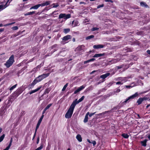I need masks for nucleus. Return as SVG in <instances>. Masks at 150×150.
<instances>
[{
    "label": "nucleus",
    "mask_w": 150,
    "mask_h": 150,
    "mask_svg": "<svg viewBox=\"0 0 150 150\" xmlns=\"http://www.w3.org/2000/svg\"><path fill=\"white\" fill-rule=\"evenodd\" d=\"M11 145L10 144H9L8 146H7L5 149H4L3 150H8L9 149V148H10Z\"/></svg>",
    "instance_id": "09e8293b"
},
{
    "label": "nucleus",
    "mask_w": 150,
    "mask_h": 150,
    "mask_svg": "<svg viewBox=\"0 0 150 150\" xmlns=\"http://www.w3.org/2000/svg\"><path fill=\"white\" fill-rule=\"evenodd\" d=\"M44 115H42L41 116L40 118L39 119V121H38V123L37 125L36 126V127L35 129H36V130H37L38 129V128L40 125L41 123V121L42 120V119H43V117H44Z\"/></svg>",
    "instance_id": "9b49d317"
},
{
    "label": "nucleus",
    "mask_w": 150,
    "mask_h": 150,
    "mask_svg": "<svg viewBox=\"0 0 150 150\" xmlns=\"http://www.w3.org/2000/svg\"><path fill=\"white\" fill-rule=\"evenodd\" d=\"M35 11H32V12H28L27 13L25 14L24 15L25 16H26L29 15H33L35 13Z\"/></svg>",
    "instance_id": "473e14b6"
},
{
    "label": "nucleus",
    "mask_w": 150,
    "mask_h": 150,
    "mask_svg": "<svg viewBox=\"0 0 150 150\" xmlns=\"http://www.w3.org/2000/svg\"><path fill=\"white\" fill-rule=\"evenodd\" d=\"M91 143H92L93 144V146H94L96 144V142L95 141L93 140V141H92V142Z\"/></svg>",
    "instance_id": "864d4df0"
},
{
    "label": "nucleus",
    "mask_w": 150,
    "mask_h": 150,
    "mask_svg": "<svg viewBox=\"0 0 150 150\" xmlns=\"http://www.w3.org/2000/svg\"><path fill=\"white\" fill-rule=\"evenodd\" d=\"M11 29L13 30H16L18 29V27L17 26H15L12 27Z\"/></svg>",
    "instance_id": "58836bf2"
},
{
    "label": "nucleus",
    "mask_w": 150,
    "mask_h": 150,
    "mask_svg": "<svg viewBox=\"0 0 150 150\" xmlns=\"http://www.w3.org/2000/svg\"><path fill=\"white\" fill-rule=\"evenodd\" d=\"M89 114V112H88L86 114V115L84 119L83 120V122L84 123H86L88 121V115Z\"/></svg>",
    "instance_id": "5701e85b"
},
{
    "label": "nucleus",
    "mask_w": 150,
    "mask_h": 150,
    "mask_svg": "<svg viewBox=\"0 0 150 150\" xmlns=\"http://www.w3.org/2000/svg\"><path fill=\"white\" fill-rule=\"evenodd\" d=\"M46 110V109H45H45H44V110H43V112H42V114H43V115L44 113H45V111H46V110Z\"/></svg>",
    "instance_id": "e2e57ef3"
},
{
    "label": "nucleus",
    "mask_w": 150,
    "mask_h": 150,
    "mask_svg": "<svg viewBox=\"0 0 150 150\" xmlns=\"http://www.w3.org/2000/svg\"><path fill=\"white\" fill-rule=\"evenodd\" d=\"M106 90V89L105 88H103L101 89L99 91V92H103L105 91Z\"/></svg>",
    "instance_id": "c03bdc74"
},
{
    "label": "nucleus",
    "mask_w": 150,
    "mask_h": 150,
    "mask_svg": "<svg viewBox=\"0 0 150 150\" xmlns=\"http://www.w3.org/2000/svg\"><path fill=\"white\" fill-rule=\"evenodd\" d=\"M75 107V106L71 104L69 109L65 115V117L66 118L69 119L71 117Z\"/></svg>",
    "instance_id": "f257e3e1"
},
{
    "label": "nucleus",
    "mask_w": 150,
    "mask_h": 150,
    "mask_svg": "<svg viewBox=\"0 0 150 150\" xmlns=\"http://www.w3.org/2000/svg\"><path fill=\"white\" fill-rule=\"evenodd\" d=\"M133 49L131 48L126 47L123 49V50L126 51L127 52H130L132 51Z\"/></svg>",
    "instance_id": "bb28decb"
},
{
    "label": "nucleus",
    "mask_w": 150,
    "mask_h": 150,
    "mask_svg": "<svg viewBox=\"0 0 150 150\" xmlns=\"http://www.w3.org/2000/svg\"><path fill=\"white\" fill-rule=\"evenodd\" d=\"M105 2H110L111 3H113V1L112 0H105Z\"/></svg>",
    "instance_id": "13d9d810"
},
{
    "label": "nucleus",
    "mask_w": 150,
    "mask_h": 150,
    "mask_svg": "<svg viewBox=\"0 0 150 150\" xmlns=\"http://www.w3.org/2000/svg\"><path fill=\"white\" fill-rule=\"evenodd\" d=\"M5 2V0H4L2 1H0V4H1L0 5V11L5 9L8 7L7 4H5L4 5V3Z\"/></svg>",
    "instance_id": "9d476101"
},
{
    "label": "nucleus",
    "mask_w": 150,
    "mask_h": 150,
    "mask_svg": "<svg viewBox=\"0 0 150 150\" xmlns=\"http://www.w3.org/2000/svg\"><path fill=\"white\" fill-rule=\"evenodd\" d=\"M50 2H51L50 1H46L45 2H44L41 4H38L34 6H32L30 8V9L31 10L32 9H34L36 10L38 9L40 6L42 7L49 5L50 3Z\"/></svg>",
    "instance_id": "f03ea898"
},
{
    "label": "nucleus",
    "mask_w": 150,
    "mask_h": 150,
    "mask_svg": "<svg viewBox=\"0 0 150 150\" xmlns=\"http://www.w3.org/2000/svg\"><path fill=\"white\" fill-rule=\"evenodd\" d=\"M116 84L117 85H118V84L122 85L123 84V83H121L120 81H118V82H116Z\"/></svg>",
    "instance_id": "603ef678"
},
{
    "label": "nucleus",
    "mask_w": 150,
    "mask_h": 150,
    "mask_svg": "<svg viewBox=\"0 0 150 150\" xmlns=\"http://www.w3.org/2000/svg\"><path fill=\"white\" fill-rule=\"evenodd\" d=\"M85 87V86L84 85H82L80 86L79 88L77 90L74 91V94H76L80 91H81Z\"/></svg>",
    "instance_id": "f8f14e48"
},
{
    "label": "nucleus",
    "mask_w": 150,
    "mask_h": 150,
    "mask_svg": "<svg viewBox=\"0 0 150 150\" xmlns=\"http://www.w3.org/2000/svg\"><path fill=\"white\" fill-rule=\"evenodd\" d=\"M50 75V73H48L47 74H43L38 76L36 78L39 82L41 81L43 79L48 77Z\"/></svg>",
    "instance_id": "39448f33"
},
{
    "label": "nucleus",
    "mask_w": 150,
    "mask_h": 150,
    "mask_svg": "<svg viewBox=\"0 0 150 150\" xmlns=\"http://www.w3.org/2000/svg\"><path fill=\"white\" fill-rule=\"evenodd\" d=\"M41 88L42 86H40L38 88L36 89L32 90L31 91L29 92V93L30 95L34 93H35L38 91Z\"/></svg>",
    "instance_id": "dca6fc26"
},
{
    "label": "nucleus",
    "mask_w": 150,
    "mask_h": 150,
    "mask_svg": "<svg viewBox=\"0 0 150 150\" xmlns=\"http://www.w3.org/2000/svg\"><path fill=\"white\" fill-rule=\"evenodd\" d=\"M117 108L116 106L114 107L113 108H112L110 110V111L111 112L112 111L114 110H117Z\"/></svg>",
    "instance_id": "6e6d98bb"
},
{
    "label": "nucleus",
    "mask_w": 150,
    "mask_h": 150,
    "mask_svg": "<svg viewBox=\"0 0 150 150\" xmlns=\"http://www.w3.org/2000/svg\"><path fill=\"white\" fill-rule=\"evenodd\" d=\"M4 28H1L0 29V32H2L3 31H4Z\"/></svg>",
    "instance_id": "774afa93"
},
{
    "label": "nucleus",
    "mask_w": 150,
    "mask_h": 150,
    "mask_svg": "<svg viewBox=\"0 0 150 150\" xmlns=\"http://www.w3.org/2000/svg\"><path fill=\"white\" fill-rule=\"evenodd\" d=\"M41 67V64L38 65L36 68L33 69V71H36L39 70Z\"/></svg>",
    "instance_id": "cd10ccee"
},
{
    "label": "nucleus",
    "mask_w": 150,
    "mask_h": 150,
    "mask_svg": "<svg viewBox=\"0 0 150 150\" xmlns=\"http://www.w3.org/2000/svg\"><path fill=\"white\" fill-rule=\"evenodd\" d=\"M110 75L109 73H107L100 76V78L104 79Z\"/></svg>",
    "instance_id": "6ab92c4d"
},
{
    "label": "nucleus",
    "mask_w": 150,
    "mask_h": 150,
    "mask_svg": "<svg viewBox=\"0 0 150 150\" xmlns=\"http://www.w3.org/2000/svg\"><path fill=\"white\" fill-rule=\"evenodd\" d=\"M15 23H16L14 21V22H12V23H8L5 24V25H4V26H5V27L7 26H9V25H13V24Z\"/></svg>",
    "instance_id": "72a5a7b5"
},
{
    "label": "nucleus",
    "mask_w": 150,
    "mask_h": 150,
    "mask_svg": "<svg viewBox=\"0 0 150 150\" xmlns=\"http://www.w3.org/2000/svg\"><path fill=\"white\" fill-rule=\"evenodd\" d=\"M123 66H124V65H120V66L117 67V68L118 69H120L121 68H122L123 67Z\"/></svg>",
    "instance_id": "de8ad7c7"
},
{
    "label": "nucleus",
    "mask_w": 150,
    "mask_h": 150,
    "mask_svg": "<svg viewBox=\"0 0 150 150\" xmlns=\"http://www.w3.org/2000/svg\"><path fill=\"white\" fill-rule=\"evenodd\" d=\"M21 32L20 31H19L18 32H17V33H16V35H17V36H18V35L21 34Z\"/></svg>",
    "instance_id": "052dcab7"
},
{
    "label": "nucleus",
    "mask_w": 150,
    "mask_h": 150,
    "mask_svg": "<svg viewBox=\"0 0 150 150\" xmlns=\"http://www.w3.org/2000/svg\"><path fill=\"white\" fill-rule=\"evenodd\" d=\"M84 97H85L84 96H83L78 100H77V99H75L73 102L72 103V104H73V105H74V106L75 107L76 105L77 104H78L79 103L81 102L83 100Z\"/></svg>",
    "instance_id": "6e6552de"
},
{
    "label": "nucleus",
    "mask_w": 150,
    "mask_h": 150,
    "mask_svg": "<svg viewBox=\"0 0 150 150\" xmlns=\"http://www.w3.org/2000/svg\"><path fill=\"white\" fill-rule=\"evenodd\" d=\"M136 115H137V118L140 119V118H141V117H140V116L139 114H136Z\"/></svg>",
    "instance_id": "338daca9"
},
{
    "label": "nucleus",
    "mask_w": 150,
    "mask_h": 150,
    "mask_svg": "<svg viewBox=\"0 0 150 150\" xmlns=\"http://www.w3.org/2000/svg\"><path fill=\"white\" fill-rule=\"evenodd\" d=\"M121 136L124 138L125 139L128 138L129 137V135L127 134L126 133H123L122 134Z\"/></svg>",
    "instance_id": "2f4dec72"
},
{
    "label": "nucleus",
    "mask_w": 150,
    "mask_h": 150,
    "mask_svg": "<svg viewBox=\"0 0 150 150\" xmlns=\"http://www.w3.org/2000/svg\"><path fill=\"white\" fill-rule=\"evenodd\" d=\"M43 144H41V145H40V146L39 147H38V148H37L36 149H35V150H41L42 149L43 147Z\"/></svg>",
    "instance_id": "ea45409f"
},
{
    "label": "nucleus",
    "mask_w": 150,
    "mask_h": 150,
    "mask_svg": "<svg viewBox=\"0 0 150 150\" xmlns=\"http://www.w3.org/2000/svg\"><path fill=\"white\" fill-rule=\"evenodd\" d=\"M68 85V83H67L64 86L63 88L62 89V91H64L65 90L66 88L67 87Z\"/></svg>",
    "instance_id": "4c0bfd02"
},
{
    "label": "nucleus",
    "mask_w": 150,
    "mask_h": 150,
    "mask_svg": "<svg viewBox=\"0 0 150 150\" xmlns=\"http://www.w3.org/2000/svg\"><path fill=\"white\" fill-rule=\"evenodd\" d=\"M146 100V98L145 97H144L143 98H139V99L138 100L137 103L138 104V105H140L142 102Z\"/></svg>",
    "instance_id": "4468645a"
},
{
    "label": "nucleus",
    "mask_w": 150,
    "mask_h": 150,
    "mask_svg": "<svg viewBox=\"0 0 150 150\" xmlns=\"http://www.w3.org/2000/svg\"><path fill=\"white\" fill-rule=\"evenodd\" d=\"M17 85V84H16L13 85L9 89L10 91H12V90H13V89H14L16 87Z\"/></svg>",
    "instance_id": "f704fd0d"
},
{
    "label": "nucleus",
    "mask_w": 150,
    "mask_h": 150,
    "mask_svg": "<svg viewBox=\"0 0 150 150\" xmlns=\"http://www.w3.org/2000/svg\"><path fill=\"white\" fill-rule=\"evenodd\" d=\"M148 140L145 139L143 141H141L140 143L141 145L143 146H146V142Z\"/></svg>",
    "instance_id": "412c9836"
},
{
    "label": "nucleus",
    "mask_w": 150,
    "mask_h": 150,
    "mask_svg": "<svg viewBox=\"0 0 150 150\" xmlns=\"http://www.w3.org/2000/svg\"><path fill=\"white\" fill-rule=\"evenodd\" d=\"M98 29H99V28H98L94 27V28H92L91 29V30L92 31H95V30H98Z\"/></svg>",
    "instance_id": "79ce46f5"
},
{
    "label": "nucleus",
    "mask_w": 150,
    "mask_h": 150,
    "mask_svg": "<svg viewBox=\"0 0 150 150\" xmlns=\"http://www.w3.org/2000/svg\"><path fill=\"white\" fill-rule=\"evenodd\" d=\"M103 81H101L100 80L97 83V85L99 84L100 83H101L103 82Z\"/></svg>",
    "instance_id": "0e129e2a"
},
{
    "label": "nucleus",
    "mask_w": 150,
    "mask_h": 150,
    "mask_svg": "<svg viewBox=\"0 0 150 150\" xmlns=\"http://www.w3.org/2000/svg\"><path fill=\"white\" fill-rule=\"evenodd\" d=\"M39 82L37 80V79L36 78L33 82L31 83L30 86L32 87H33L37 83Z\"/></svg>",
    "instance_id": "a211bd4d"
},
{
    "label": "nucleus",
    "mask_w": 150,
    "mask_h": 150,
    "mask_svg": "<svg viewBox=\"0 0 150 150\" xmlns=\"http://www.w3.org/2000/svg\"><path fill=\"white\" fill-rule=\"evenodd\" d=\"M51 48L52 49H54L53 52H54L57 50V45L56 44H54L52 46Z\"/></svg>",
    "instance_id": "a878e982"
},
{
    "label": "nucleus",
    "mask_w": 150,
    "mask_h": 150,
    "mask_svg": "<svg viewBox=\"0 0 150 150\" xmlns=\"http://www.w3.org/2000/svg\"><path fill=\"white\" fill-rule=\"evenodd\" d=\"M146 52L148 54L150 55V50H147L146 51Z\"/></svg>",
    "instance_id": "680f3d73"
},
{
    "label": "nucleus",
    "mask_w": 150,
    "mask_h": 150,
    "mask_svg": "<svg viewBox=\"0 0 150 150\" xmlns=\"http://www.w3.org/2000/svg\"><path fill=\"white\" fill-rule=\"evenodd\" d=\"M49 93L48 91V89H46L45 90V91L44 93V94H43V95L44 94H45L46 93Z\"/></svg>",
    "instance_id": "3c124183"
},
{
    "label": "nucleus",
    "mask_w": 150,
    "mask_h": 150,
    "mask_svg": "<svg viewBox=\"0 0 150 150\" xmlns=\"http://www.w3.org/2000/svg\"><path fill=\"white\" fill-rule=\"evenodd\" d=\"M85 46L84 45H79L76 49V50L78 51L79 53H81L84 51Z\"/></svg>",
    "instance_id": "1a4fd4ad"
},
{
    "label": "nucleus",
    "mask_w": 150,
    "mask_h": 150,
    "mask_svg": "<svg viewBox=\"0 0 150 150\" xmlns=\"http://www.w3.org/2000/svg\"><path fill=\"white\" fill-rule=\"evenodd\" d=\"M120 104H119V105H118L116 106L117 109H120L122 107V106H120Z\"/></svg>",
    "instance_id": "4d7b16f0"
},
{
    "label": "nucleus",
    "mask_w": 150,
    "mask_h": 150,
    "mask_svg": "<svg viewBox=\"0 0 150 150\" xmlns=\"http://www.w3.org/2000/svg\"><path fill=\"white\" fill-rule=\"evenodd\" d=\"M140 5L142 7H144L146 8H149V6L145 3L144 2H141L140 3Z\"/></svg>",
    "instance_id": "f3484780"
},
{
    "label": "nucleus",
    "mask_w": 150,
    "mask_h": 150,
    "mask_svg": "<svg viewBox=\"0 0 150 150\" xmlns=\"http://www.w3.org/2000/svg\"><path fill=\"white\" fill-rule=\"evenodd\" d=\"M79 4H83L84 5H85L86 3L84 2H83V1H81L79 3Z\"/></svg>",
    "instance_id": "bf43d9fd"
},
{
    "label": "nucleus",
    "mask_w": 150,
    "mask_h": 150,
    "mask_svg": "<svg viewBox=\"0 0 150 150\" xmlns=\"http://www.w3.org/2000/svg\"><path fill=\"white\" fill-rule=\"evenodd\" d=\"M90 21L89 19H86L84 20L83 23L84 25H86L89 23Z\"/></svg>",
    "instance_id": "393cba45"
},
{
    "label": "nucleus",
    "mask_w": 150,
    "mask_h": 150,
    "mask_svg": "<svg viewBox=\"0 0 150 150\" xmlns=\"http://www.w3.org/2000/svg\"><path fill=\"white\" fill-rule=\"evenodd\" d=\"M138 94L137 92L135 93L134 94L132 95V96L128 97L127 98H126L125 100L122 103L123 104H125L127 102H129L131 100L133 99L134 98L136 97Z\"/></svg>",
    "instance_id": "20e7f679"
},
{
    "label": "nucleus",
    "mask_w": 150,
    "mask_h": 150,
    "mask_svg": "<svg viewBox=\"0 0 150 150\" xmlns=\"http://www.w3.org/2000/svg\"><path fill=\"white\" fill-rule=\"evenodd\" d=\"M71 17V14H66L65 13L60 14L59 16V18H64L65 19H67Z\"/></svg>",
    "instance_id": "0eeeda50"
},
{
    "label": "nucleus",
    "mask_w": 150,
    "mask_h": 150,
    "mask_svg": "<svg viewBox=\"0 0 150 150\" xmlns=\"http://www.w3.org/2000/svg\"><path fill=\"white\" fill-rule=\"evenodd\" d=\"M105 55V53H103L102 54H95L93 56V57H98L104 56Z\"/></svg>",
    "instance_id": "b1692460"
},
{
    "label": "nucleus",
    "mask_w": 150,
    "mask_h": 150,
    "mask_svg": "<svg viewBox=\"0 0 150 150\" xmlns=\"http://www.w3.org/2000/svg\"><path fill=\"white\" fill-rule=\"evenodd\" d=\"M5 134H3L0 137V142H1L3 140L5 137Z\"/></svg>",
    "instance_id": "e433bc0d"
},
{
    "label": "nucleus",
    "mask_w": 150,
    "mask_h": 150,
    "mask_svg": "<svg viewBox=\"0 0 150 150\" xmlns=\"http://www.w3.org/2000/svg\"><path fill=\"white\" fill-rule=\"evenodd\" d=\"M104 6V4H102L101 5H99L97 7V8H99L101 7H103Z\"/></svg>",
    "instance_id": "49530a36"
},
{
    "label": "nucleus",
    "mask_w": 150,
    "mask_h": 150,
    "mask_svg": "<svg viewBox=\"0 0 150 150\" xmlns=\"http://www.w3.org/2000/svg\"><path fill=\"white\" fill-rule=\"evenodd\" d=\"M134 86H131V85H126L125 86V87L127 88H130L133 87Z\"/></svg>",
    "instance_id": "a18cd8bd"
},
{
    "label": "nucleus",
    "mask_w": 150,
    "mask_h": 150,
    "mask_svg": "<svg viewBox=\"0 0 150 150\" xmlns=\"http://www.w3.org/2000/svg\"><path fill=\"white\" fill-rule=\"evenodd\" d=\"M94 37V36L93 35H91L88 36H87L86 38V40H88L90 39L93 38Z\"/></svg>",
    "instance_id": "c9c22d12"
},
{
    "label": "nucleus",
    "mask_w": 150,
    "mask_h": 150,
    "mask_svg": "<svg viewBox=\"0 0 150 150\" xmlns=\"http://www.w3.org/2000/svg\"><path fill=\"white\" fill-rule=\"evenodd\" d=\"M72 27H74L79 25V22L76 20H74L72 22Z\"/></svg>",
    "instance_id": "2eb2a0df"
},
{
    "label": "nucleus",
    "mask_w": 150,
    "mask_h": 150,
    "mask_svg": "<svg viewBox=\"0 0 150 150\" xmlns=\"http://www.w3.org/2000/svg\"><path fill=\"white\" fill-rule=\"evenodd\" d=\"M120 60V59H119V58H118L116 59H112L111 61H110V62L111 63V64H115L118 62Z\"/></svg>",
    "instance_id": "4be33fe9"
},
{
    "label": "nucleus",
    "mask_w": 150,
    "mask_h": 150,
    "mask_svg": "<svg viewBox=\"0 0 150 150\" xmlns=\"http://www.w3.org/2000/svg\"><path fill=\"white\" fill-rule=\"evenodd\" d=\"M37 130H36V129H35V133L34 134V136H33V140L35 138V137L36 136V132H37Z\"/></svg>",
    "instance_id": "8fccbe9b"
},
{
    "label": "nucleus",
    "mask_w": 150,
    "mask_h": 150,
    "mask_svg": "<svg viewBox=\"0 0 150 150\" xmlns=\"http://www.w3.org/2000/svg\"><path fill=\"white\" fill-rule=\"evenodd\" d=\"M24 88L23 86L20 87L16 90V93L18 94L21 93L24 90Z\"/></svg>",
    "instance_id": "ddd939ff"
},
{
    "label": "nucleus",
    "mask_w": 150,
    "mask_h": 150,
    "mask_svg": "<svg viewBox=\"0 0 150 150\" xmlns=\"http://www.w3.org/2000/svg\"><path fill=\"white\" fill-rule=\"evenodd\" d=\"M12 138H11L10 140V143L9 144H10L11 145V143L12 142Z\"/></svg>",
    "instance_id": "69168bd1"
},
{
    "label": "nucleus",
    "mask_w": 150,
    "mask_h": 150,
    "mask_svg": "<svg viewBox=\"0 0 150 150\" xmlns=\"http://www.w3.org/2000/svg\"><path fill=\"white\" fill-rule=\"evenodd\" d=\"M71 36L69 35H67L64 37L62 38V41L61 43L63 44H64L68 42H67L69 40L71 39Z\"/></svg>",
    "instance_id": "423d86ee"
},
{
    "label": "nucleus",
    "mask_w": 150,
    "mask_h": 150,
    "mask_svg": "<svg viewBox=\"0 0 150 150\" xmlns=\"http://www.w3.org/2000/svg\"><path fill=\"white\" fill-rule=\"evenodd\" d=\"M14 62V57L13 55H11L9 58V59L6 61L4 65L7 68H9L11 66Z\"/></svg>",
    "instance_id": "7ed1b4c3"
},
{
    "label": "nucleus",
    "mask_w": 150,
    "mask_h": 150,
    "mask_svg": "<svg viewBox=\"0 0 150 150\" xmlns=\"http://www.w3.org/2000/svg\"><path fill=\"white\" fill-rule=\"evenodd\" d=\"M52 103H50L49 104H48L45 108L46 109V110H47L52 105Z\"/></svg>",
    "instance_id": "a19ab883"
},
{
    "label": "nucleus",
    "mask_w": 150,
    "mask_h": 150,
    "mask_svg": "<svg viewBox=\"0 0 150 150\" xmlns=\"http://www.w3.org/2000/svg\"><path fill=\"white\" fill-rule=\"evenodd\" d=\"M70 31V29L69 28H65L64 29L63 32L64 33L67 34L69 33Z\"/></svg>",
    "instance_id": "7c9ffc66"
},
{
    "label": "nucleus",
    "mask_w": 150,
    "mask_h": 150,
    "mask_svg": "<svg viewBox=\"0 0 150 150\" xmlns=\"http://www.w3.org/2000/svg\"><path fill=\"white\" fill-rule=\"evenodd\" d=\"M104 47V45H93V48L96 49L103 48Z\"/></svg>",
    "instance_id": "aec40b11"
},
{
    "label": "nucleus",
    "mask_w": 150,
    "mask_h": 150,
    "mask_svg": "<svg viewBox=\"0 0 150 150\" xmlns=\"http://www.w3.org/2000/svg\"><path fill=\"white\" fill-rule=\"evenodd\" d=\"M96 112H94V113H91L90 114L89 113V115H89V116L90 117H91L93 115H94Z\"/></svg>",
    "instance_id": "5fc2aeb1"
},
{
    "label": "nucleus",
    "mask_w": 150,
    "mask_h": 150,
    "mask_svg": "<svg viewBox=\"0 0 150 150\" xmlns=\"http://www.w3.org/2000/svg\"><path fill=\"white\" fill-rule=\"evenodd\" d=\"M122 81L123 82L122 83L125 82L127 81V78H124L121 79Z\"/></svg>",
    "instance_id": "37998d69"
},
{
    "label": "nucleus",
    "mask_w": 150,
    "mask_h": 150,
    "mask_svg": "<svg viewBox=\"0 0 150 150\" xmlns=\"http://www.w3.org/2000/svg\"><path fill=\"white\" fill-rule=\"evenodd\" d=\"M95 60V59L94 58H93L90 59L84 62V64H87V63H89L91 62H93Z\"/></svg>",
    "instance_id": "c756f323"
},
{
    "label": "nucleus",
    "mask_w": 150,
    "mask_h": 150,
    "mask_svg": "<svg viewBox=\"0 0 150 150\" xmlns=\"http://www.w3.org/2000/svg\"><path fill=\"white\" fill-rule=\"evenodd\" d=\"M76 138L77 140L79 142H81L82 141V138L81 135L79 134H78L76 136Z\"/></svg>",
    "instance_id": "c85d7f7f"
}]
</instances>
